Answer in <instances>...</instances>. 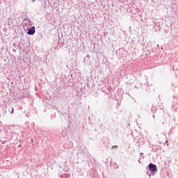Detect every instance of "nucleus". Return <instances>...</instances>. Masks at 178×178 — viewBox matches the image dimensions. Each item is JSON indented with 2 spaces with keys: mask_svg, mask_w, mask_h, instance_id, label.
I'll list each match as a JSON object with an SVG mask.
<instances>
[{
  "mask_svg": "<svg viewBox=\"0 0 178 178\" xmlns=\"http://www.w3.org/2000/svg\"><path fill=\"white\" fill-rule=\"evenodd\" d=\"M149 170L151 172H156L158 170V168H156V165L153 163L149 164Z\"/></svg>",
  "mask_w": 178,
  "mask_h": 178,
  "instance_id": "obj_2",
  "label": "nucleus"
},
{
  "mask_svg": "<svg viewBox=\"0 0 178 178\" xmlns=\"http://www.w3.org/2000/svg\"><path fill=\"white\" fill-rule=\"evenodd\" d=\"M35 0H33V2H34Z\"/></svg>",
  "mask_w": 178,
  "mask_h": 178,
  "instance_id": "obj_5",
  "label": "nucleus"
},
{
  "mask_svg": "<svg viewBox=\"0 0 178 178\" xmlns=\"http://www.w3.org/2000/svg\"><path fill=\"white\" fill-rule=\"evenodd\" d=\"M113 148H114L115 149H118V145L113 146Z\"/></svg>",
  "mask_w": 178,
  "mask_h": 178,
  "instance_id": "obj_3",
  "label": "nucleus"
},
{
  "mask_svg": "<svg viewBox=\"0 0 178 178\" xmlns=\"http://www.w3.org/2000/svg\"><path fill=\"white\" fill-rule=\"evenodd\" d=\"M31 141L33 142V139L31 140Z\"/></svg>",
  "mask_w": 178,
  "mask_h": 178,
  "instance_id": "obj_6",
  "label": "nucleus"
},
{
  "mask_svg": "<svg viewBox=\"0 0 178 178\" xmlns=\"http://www.w3.org/2000/svg\"><path fill=\"white\" fill-rule=\"evenodd\" d=\"M35 33V26L29 28L28 33H27V34L29 35H34Z\"/></svg>",
  "mask_w": 178,
  "mask_h": 178,
  "instance_id": "obj_1",
  "label": "nucleus"
},
{
  "mask_svg": "<svg viewBox=\"0 0 178 178\" xmlns=\"http://www.w3.org/2000/svg\"><path fill=\"white\" fill-rule=\"evenodd\" d=\"M14 111H15V110L13 109V108H12L11 113H13Z\"/></svg>",
  "mask_w": 178,
  "mask_h": 178,
  "instance_id": "obj_4",
  "label": "nucleus"
}]
</instances>
